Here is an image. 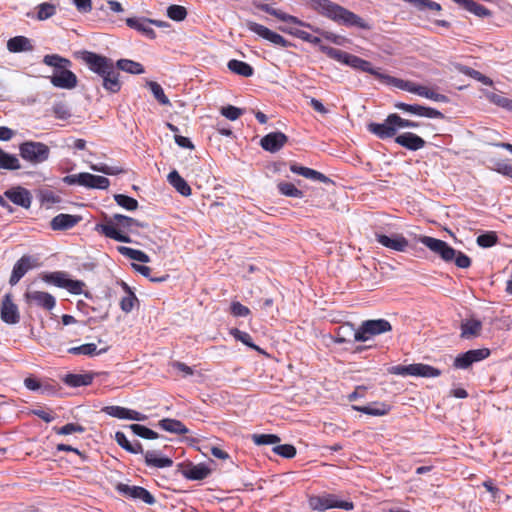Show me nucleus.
Returning <instances> with one entry per match:
<instances>
[{
	"mask_svg": "<svg viewBox=\"0 0 512 512\" xmlns=\"http://www.w3.org/2000/svg\"><path fill=\"white\" fill-rule=\"evenodd\" d=\"M305 3L319 15L330 19L338 25L370 30L371 25L359 15L331 0H305Z\"/></svg>",
	"mask_w": 512,
	"mask_h": 512,
	"instance_id": "obj_2",
	"label": "nucleus"
},
{
	"mask_svg": "<svg viewBox=\"0 0 512 512\" xmlns=\"http://www.w3.org/2000/svg\"><path fill=\"white\" fill-rule=\"evenodd\" d=\"M106 223L96 224L95 230L107 238L123 242L131 243V239L125 233L130 232L134 224H138V220L122 214H114L112 217H105Z\"/></svg>",
	"mask_w": 512,
	"mask_h": 512,
	"instance_id": "obj_4",
	"label": "nucleus"
},
{
	"mask_svg": "<svg viewBox=\"0 0 512 512\" xmlns=\"http://www.w3.org/2000/svg\"><path fill=\"white\" fill-rule=\"evenodd\" d=\"M375 239L382 246L397 252H405L409 246L408 240L398 233H394L391 236L375 233Z\"/></svg>",
	"mask_w": 512,
	"mask_h": 512,
	"instance_id": "obj_18",
	"label": "nucleus"
},
{
	"mask_svg": "<svg viewBox=\"0 0 512 512\" xmlns=\"http://www.w3.org/2000/svg\"><path fill=\"white\" fill-rule=\"evenodd\" d=\"M390 372L401 376H418L425 378H434L441 375V371L433 366L423 363L410 365H397L390 369Z\"/></svg>",
	"mask_w": 512,
	"mask_h": 512,
	"instance_id": "obj_12",
	"label": "nucleus"
},
{
	"mask_svg": "<svg viewBox=\"0 0 512 512\" xmlns=\"http://www.w3.org/2000/svg\"><path fill=\"white\" fill-rule=\"evenodd\" d=\"M498 242V236L494 231H488L479 235L476 239L478 246L482 248H489Z\"/></svg>",
	"mask_w": 512,
	"mask_h": 512,
	"instance_id": "obj_50",
	"label": "nucleus"
},
{
	"mask_svg": "<svg viewBox=\"0 0 512 512\" xmlns=\"http://www.w3.org/2000/svg\"><path fill=\"white\" fill-rule=\"evenodd\" d=\"M309 507L316 511H325L327 509L338 508L343 510H352L353 502L344 501L337 498L334 494H326L322 496H311L308 500Z\"/></svg>",
	"mask_w": 512,
	"mask_h": 512,
	"instance_id": "obj_11",
	"label": "nucleus"
},
{
	"mask_svg": "<svg viewBox=\"0 0 512 512\" xmlns=\"http://www.w3.org/2000/svg\"><path fill=\"white\" fill-rule=\"evenodd\" d=\"M288 142V137L280 132H271L265 135L261 141V147L270 153L278 152L286 143Z\"/></svg>",
	"mask_w": 512,
	"mask_h": 512,
	"instance_id": "obj_20",
	"label": "nucleus"
},
{
	"mask_svg": "<svg viewBox=\"0 0 512 512\" xmlns=\"http://www.w3.org/2000/svg\"><path fill=\"white\" fill-rule=\"evenodd\" d=\"M4 195L14 204L23 208H29L32 202L30 192L22 187H16L5 191Z\"/></svg>",
	"mask_w": 512,
	"mask_h": 512,
	"instance_id": "obj_26",
	"label": "nucleus"
},
{
	"mask_svg": "<svg viewBox=\"0 0 512 512\" xmlns=\"http://www.w3.org/2000/svg\"><path fill=\"white\" fill-rule=\"evenodd\" d=\"M228 69L240 76L251 77L254 74L253 67L243 61L232 59L227 64Z\"/></svg>",
	"mask_w": 512,
	"mask_h": 512,
	"instance_id": "obj_38",
	"label": "nucleus"
},
{
	"mask_svg": "<svg viewBox=\"0 0 512 512\" xmlns=\"http://www.w3.org/2000/svg\"><path fill=\"white\" fill-rule=\"evenodd\" d=\"M277 188L282 195L287 197L302 198L304 196L301 190L289 182H280L278 183Z\"/></svg>",
	"mask_w": 512,
	"mask_h": 512,
	"instance_id": "obj_45",
	"label": "nucleus"
},
{
	"mask_svg": "<svg viewBox=\"0 0 512 512\" xmlns=\"http://www.w3.org/2000/svg\"><path fill=\"white\" fill-rule=\"evenodd\" d=\"M395 142L411 151L420 150L426 145V141L423 138L411 132H405L398 135L395 138Z\"/></svg>",
	"mask_w": 512,
	"mask_h": 512,
	"instance_id": "obj_24",
	"label": "nucleus"
},
{
	"mask_svg": "<svg viewBox=\"0 0 512 512\" xmlns=\"http://www.w3.org/2000/svg\"><path fill=\"white\" fill-rule=\"evenodd\" d=\"M116 67L118 71H124L130 74H142L144 73V67L139 62H135L130 59H119L116 61Z\"/></svg>",
	"mask_w": 512,
	"mask_h": 512,
	"instance_id": "obj_41",
	"label": "nucleus"
},
{
	"mask_svg": "<svg viewBox=\"0 0 512 512\" xmlns=\"http://www.w3.org/2000/svg\"><path fill=\"white\" fill-rule=\"evenodd\" d=\"M56 8L50 3H42L38 6L37 18L39 20H46L55 14Z\"/></svg>",
	"mask_w": 512,
	"mask_h": 512,
	"instance_id": "obj_57",
	"label": "nucleus"
},
{
	"mask_svg": "<svg viewBox=\"0 0 512 512\" xmlns=\"http://www.w3.org/2000/svg\"><path fill=\"white\" fill-rule=\"evenodd\" d=\"M126 24L128 27L136 29L137 31L141 32L149 39H154L156 37L155 31L151 28L150 19H139L134 17L127 18Z\"/></svg>",
	"mask_w": 512,
	"mask_h": 512,
	"instance_id": "obj_28",
	"label": "nucleus"
},
{
	"mask_svg": "<svg viewBox=\"0 0 512 512\" xmlns=\"http://www.w3.org/2000/svg\"><path fill=\"white\" fill-rule=\"evenodd\" d=\"M145 463L147 466L156 468H166L173 465L172 459L168 457H159L155 451L145 452Z\"/></svg>",
	"mask_w": 512,
	"mask_h": 512,
	"instance_id": "obj_37",
	"label": "nucleus"
},
{
	"mask_svg": "<svg viewBox=\"0 0 512 512\" xmlns=\"http://www.w3.org/2000/svg\"><path fill=\"white\" fill-rule=\"evenodd\" d=\"M120 285L126 293V295L123 296L120 300V308L123 312L129 313L133 310L135 303L138 302V299L134 292L124 281H121Z\"/></svg>",
	"mask_w": 512,
	"mask_h": 512,
	"instance_id": "obj_35",
	"label": "nucleus"
},
{
	"mask_svg": "<svg viewBox=\"0 0 512 512\" xmlns=\"http://www.w3.org/2000/svg\"><path fill=\"white\" fill-rule=\"evenodd\" d=\"M465 73L484 85L491 86L493 84V81L489 77L483 75L481 72L475 69L467 68Z\"/></svg>",
	"mask_w": 512,
	"mask_h": 512,
	"instance_id": "obj_64",
	"label": "nucleus"
},
{
	"mask_svg": "<svg viewBox=\"0 0 512 512\" xmlns=\"http://www.w3.org/2000/svg\"><path fill=\"white\" fill-rule=\"evenodd\" d=\"M357 329L350 323H345L336 329L335 342L339 344L355 341Z\"/></svg>",
	"mask_w": 512,
	"mask_h": 512,
	"instance_id": "obj_34",
	"label": "nucleus"
},
{
	"mask_svg": "<svg viewBox=\"0 0 512 512\" xmlns=\"http://www.w3.org/2000/svg\"><path fill=\"white\" fill-rule=\"evenodd\" d=\"M492 169L504 176L512 178V165L507 161L500 160L494 162Z\"/></svg>",
	"mask_w": 512,
	"mask_h": 512,
	"instance_id": "obj_63",
	"label": "nucleus"
},
{
	"mask_svg": "<svg viewBox=\"0 0 512 512\" xmlns=\"http://www.w3.org/2000/svg\"><path fill=\"white\" fill-rule=\"evenodd\" d=\"M115 202L128 211H134L138 208V201L124 194L114 195Z\"/></svg>",
	"mask_w": 512,
	"mask_h": 512,
	"instance_id": "obj_47",
	"label": "nucleus"
},
{
	"mask_svg": "<svg viewBox=\"0 0 512 512\" xmlns=\"http://www.w3.org/2000/svg\"><path fill=\"white\" fill-rule=\"evenodd\" d=\"M167 16L174 21H183L187 17V10L180 5H170L167 8Z\"/></svg>",
	"mask_w": 512,
	"mask_h": 512,
	"instance_id": "obj_52",
	"label": "nucleus"
},
{
	"mask_svg": "<svg viewBox=\"0 0 512 512\" xmlns=\"http://www.w3.org/2000/svg\"><path fill=\"white\" fill-rule=\"evenodd\" d=\"M460 329V337L462 339H473L480 336L482 331V322L472 316L461 322Z\"/></svg>",
	"mask_w": 512,
	"mask_h": 512,
	"instance_id": "obj_25",
	"label": "nucleus"
},
{
	"mask_svg": "<svg viewBox=\"0 0 512 512\" xmlns=\"http://www.w3.org/2000/svg\"><path fill=\"white\" fill-rule=\"evenodd\" d=\"M393 117H397V114H389L383 123H370L368 130L380 139L392 138L398 130V125L392 120Z\"/></svg>",
	"mask_w": 512,
	"mask_h": 512,
	"instance_id": "obj_15",
	"label": "nucleus"
},
{
	"mask_svg": "<svg viewBox=\"0 0 512 512\" xmlns=\"http://www.w3.org/2000/svg\"><path fill=\"white\" fill-rule=\"evenodd\" d=\"M0 316L7 324H16L20 320L18 307L13 303L10 294H6L2 300Z\"/></svg>",
	"mask_w": 512,
	"mask_h": 512,
	"instance_id": "obj_21",
	"label": "nucleus"
},
{
	"mask_svg": "<svg viewBox=\"0 0 512 512\" xmlns=\"http://www.w3.org/2000/svg\"><path fill=\"white\" fill-rule=\"evenodd\" d=\"M26 300L46 310H51L56 304L54 296L42 291H28L25 294Z\"/></svg>",
	"mask_w": 512,
	"mask_h": 512,
	"instance_id": "obj_23",
	"label": "nucleus"
},
{
	"mask_svg": "<svg viewBox=\"0 0 512 512\" xmlns=\"http://www.w3.org/2000/svg\"><path fill=\"white\" fill-rule=\"evenodd\" d=\"M258 8L269 14V15H272L274 17H276L277 19L283 21V22H287V23H293V24H296V25H299V26H303V27H307V28H310L312 29L314 32L316 33H320L325 39L335 43V44H340V36L332 33V32H328V31H323L321 30L320 28H315L313 27L311 24L309 23H306V22H303L302 20H300L299 18L293 16V15H290V14H287L279 9H275L273 8L272 6L268 5V4H260L258 5Z\"/></svg>",
	"mask_w": 512,
	"mask_h": 512,
	"instance_id": "obj_6",
	"label": "nucleus"
},
{
	"mask_svg": "<svg viewBox=\"0 0 512 512\" xmlns=\"http://www.w3.org/2000/svg\"><path fill=\"white\" fill-rule=\"evenodd\" d=\"M107 415L118 419H125L127 408L121 406H106L102 409Z\"/></svg>",
	"mask_w": 512,
	"mask_h": 512,
	"instance_id": "obj_62",
	"label": "nucleus"
},
{
	"mask_svg": "<svg viewBox=\"0 0 512 512\" xmlns=\"http://www.w3.org/2000/svg\"><path fill=\"white\" fill-rule=\"evenodd\" d=\"M93 381L91 374H67L64 377V382L71 387L87 386Z\"/></svg>",
	"mask_w": 512,
	"mask_h": 512,
	"instance_id": "obj_40",
	"label": "nucleus"
},
{
	"mask_svg": "<svg viewBox=\"0 0 512 512\" xmlns=\"http://www.w3.org/2000/svg\"><path fill=\"white\" fill-rule=\"evenodd\" d=\"M252 440L256 445H270L280 442V438L274 434H253Z\"/></svg>",
	"mask_w": 512,
	"mask_h": 512,
	"instance_id": "obj_53",
	"label": "nucleus"
},
{
	"mask_svg": "<svg viewBox=\"0 0 512 512\" xmlns=\"http://www.w3.org/2000/svg\"><path fill=\"white\" fill-rule=\"evenodd\" d=\"M54 431L59 435H69L72 433H83L85 428L77 423H68L60 428L55 427Z\"/></svg>",
	"mask_w": 512,
	"mask_h": 512,
	"instance_id": "obj_55",
	"label": "nucleus"
},
{
	"mask_svg": "<svg viewBox=\"0 0 512 512\" xmlns=\"http://www.w3.org/2000/svg\"><path fill=\"white\" fill-rule=\"evenodd\" d=\"M394 107L398 110L404 111L406 113H410L413 115L421 116L422 105L418 104H407L404 102H396Z\"/></svg>",
	"mask_w": 512,
	"mask_h": 512,
	"instance_id": "obj_58",
	"label": "nucleus"
},
{
	"mask_svg": "<svg viewBox=\"0 0 512 512\" xmlns=\"http://www.w3.org/2000/svg\"><path fill=\"white\" fill-rule=\"evenodd\" d=\"M486 98L493 104L502 107L508 111H512V100L508 99L499 94L488 92L486 93Z\"/></svg>",
	"mask_w": 512,
	"mask_h": 512,
	"instance_id": "obj_49",
	"label": "nucleus"
},
{
	"mask_svg": "<svg viewBox=\"0 0 512 512\" xmlns=\"http://www.w3.org/2000/svg\"><path fill=\"white\" fill-rule=\"evenodd\" d=\"M116 489L120 494L133 499L142 500L148 505H153L156 502L155 497L148 490L140 486H129L124 483H119Z\"/></svg>",
	"mask_w": 512,
	"mask_h": 512,
	"instance_id": "obj_17",
	"label": "nucleus"
},
{
	"mask_svg": "<svg viewBox=\"0 0 512 512\" xmlns=\"http://www.w3.org/2000/svg\"><path fill=\"white\" fill-rule=\"evenodd\" d=\"M129 428L135 435L144 439L153 440L159 437L158 433L140 424H131Z\"/></svg>",
	"mask_w": 512,
	"mask_h": 512,
	"instance_id": "obj_46",
	"label": "nucleus"
},
{
	"mask_svg": "<svg viewBox=\"0 0 512 512\" xmlns=\"http://www.w3.org/2000/svg\"><path fill=\"white\" fill-rule=\"evenodd\" d=\"M77 57L87 65L90 71L101 78L102 86L106 91L115 94L121 90L120 73L113 59L87 50L77 52Z\"/></svg>",
	"mask_w": 512,
	"mask_h": 512,
	"instance_id": "obj_1",
	"label": "nucleus"
},
{
	"mask_svg": "<svg viewBox=\"0 0 512 512\" xmlns=\"http://www.w3.org/2000/svg\"><path fill=\"white\" fill-rule=\"evenodd\" d=\"M39 265L38 259L30 256H22L14 265L9 283L13 286L16 285L20 279L32 268Z\"/></svg>",
	"mask_w": 512,
	"mask_h": 512,
	"instance_id": "obj_16",
	"label": "nucleus"
},
{
	"mask_svg": "<svg viewBox=\"0 0 512 512\" xmlns=\"http://www.w3.org/2000/svg\"><path fill=\"white\" fill-rule=\"evenodd\" d=\"M84 287L85 283L83 281L67 278L64 289L68 290L71 294L80 295Z\"/></svg>",
	"mask_w": 512,
	"mask_h": 512,
	"instance_id": "obj_60",
	"label": "nucleus"
},
{
	"mask_svg": "<svg viewBox=\"0 0 512 512\" xmlns=\"http://www.w3.org/2000/svg\"><path fill=\"white\" fill-rule=\"evenodd\" d=\"M273 452L284 457V458H293L296 455V448L290 444H282L275 446L273 448Z\"/></svg>",
	"mask_w": 512,
	"mask_h": 512,
	"instance_id": "obj_59",
	"label": "nucleus"
},
{
	"mask_svg": "<svg viewBox=\"0 0 512 512\" xmlns=\"http://www.w3.org/2000/svg\"><path fill=\"white\" fill-rule=\"evenodd\" d=\"M21 168L19 159L0 148V169L18 170Z\"/></svg>",
	"mask_w": 512,
	"mask_h": 512,
	"instance_id": "obj_42",
	"label": "nucleus"
},
{
	"mask_svg": "<svg viewBox=\"0 0 512 512\" xmlns=\"http://www.w3.org/2000/svg\"><path fill=\"white\" fill-rule=\"evenodd\" d=\"M246 26L248 30L251 32L256 33L258 36L262 37L263 39L271 42L272 44L276 46H280L283 48H288L293 46L291 42L286 40L283 36L280 34L270 30L269 28L265 27L264 25L258 24L253 21H247Z\"/></svg>",
	"mask_w": 512,
	"mask_h": 512,
	"instance_id": "obj_13",
	"label": "nucleus"
},
{
	"mask_svg": "<svg viewBox=\"0 0 512 512\" xmlns=\"http://www.w3.org/2000/svg\"><path fill=\"white\" fill-rule=\"evenodd\" d=\"M320 51L325 53L328 57L331 59H334L340 63H343L347 66H350L352 68H356L357 65L360 63V57L347 53L345 51H342L340 49H336L330 46H320Z\"/></svg>",
	"mask_w": 512,
	"mask_h": 512,
	"instance_id": "obj_19",
	"label": "nucleus"
},
{
	"mask_svg": "<svg viewBox=\"0 0 512 512\" xmlns=\"http://www.w3.org/2000/svg\"><path fill=\"white\" fill-rule=\"evenodd\" d=\"M159 426L168 432L183 435L188 433V429L185 425L176 419L165 418L159 421Z\"/></svg>",
	"mask_w": 512,
	"mask_h": 512,
	"instance_id": "obj_39",
	"label": "nucleus"
},
{
	"mask_svg": "<svg viewBox=\"0 0 512 512\" xmlns=\"http://www.w3.org/2000/svg\"><path fill=\"white\" fill-rule=\"evenodd\" d=\"M231 334L234 336V338L236 340L241 341L243 344L247 345L248 347L253 348V349L257 350V351L260 350L259 347L256 346L252 342V337L250 336L249 333L244 332V331H240L239 329H233L231 331Z\"/></svg>",
	"mask_w": 512,
	"mask_h": 512,
	"instance_id": "obj_56",
	"label": "nucleus"
},
{
	"mask_svg": "<svg viewBox=\"0 0 512 512\" xmlns=\"http://www.w3.org/2000/svg\"><path fill=\"white\" fill-rule=\"evenodd\" d=\"M82 217L79 215H71V214H58L50 221V227L54 231H64L69 230L76 226Z\"/></svg>",
	"mask_w": 512,
	"mask_h": 512,
	"instance_id": "obj_22",
	"label": "nucleus"
},
{
	"mask_svg": "<svg viewBox=\"0 0 512 512\" xmlns=\"http://www.w3.org/2000/svg\"><path fill=\"white\" fill-rule=\"evenodd\" d=\"M356 70H360L363 72H367L373 76H375L378 80H380L382 83H385L387 85H390V79H393V76L383 74L379 71V69H375L372 67V64L364 59H360V63L355 68Z\"/></svg>",
	"mask_w": 512,
	"mask_h": 512,
	"instance_id": "obj_36",
	"label": "nucleus"
},
{
	"mask_svg": "<svg viewBox=\"0 0 512 512\" xmlns=\"http://www.w3.org/2000/svg\"><path fill=\"white\" fill-rule=\"evenodd\" d=\"M148 87L150 88L152 94L154 95L155 99L162 105H170V100L165 95L163 88L160 84L154 81L147 82Z\"/></svg>",
	"mask_w": 512,
	"mask_h": 512,
	"instance_id": "obj_48",
	"label": "nucleus"
},
{
	"mask_svg": "<svg viewBox=\"0 0 512 512\" xmlns=\"http://www.w3.org/2000/svg\"><path fill=\"white\" fill-rule=\"evenodd\" d=\"M490 355L487 348L473 349L465 353L459 354L453 362V366L457 369H467L473 363L486 359Z\"/></svg>",
	"mask_w": 512,
	"mask_h": 512,
	"instance_id": "obj_14",
	"label": "nucleus"
},
{
	"mask_svg": "<svg viewBox=\"0 0 512 512\" xmlns=\"http://www.w3.org/2000/svg\"><path fill=\"white\" fill-rule=\"evenodd\" d=\"M168 182L176 189L178 193L183 196L191 195V188L186 180L180 176V174L173 170L168 174Z\"/></svg>",
	"mask_w": 512,
	"mask_h": 512,
	"instance_id": "obj_33",
	"label": "nucleus"
},
{
	"mask_svg": "<svg viewBox=\"0 0 512 512\" xmlns=\"http://www.w3.org/2000/svg\"><path fill=\"white\" fill-rule=\"evenodd\" d=\"M221 114L224 117H226L227 119H229L231 121H235L243 114V110L238 107L228 105V106L222 107Z\"/></svg>",
	"mask_w": 512,
	"mask_h": 512,
	"instance_id": "obj_61",
	"label": "nucleus"
},
{
	"mask_svg": "<svg viewBox=\"0 0 512 512\" xmlns=\"http://www.w3.org/2000/svg\"><path fill=\"white\" fill-rule=\"evenodd\" d=\"M210 473L211 470L205 464H190L183 470V475L190 480H203Z\"/></svg>",
	"mask_w": 512,
	"mask_h": 512,
	"instance_id": "obj_31",
	"label": "nucleus"
},
{
	"mask_svg": "<svg viewBox=\"0 0 512 512\" xmlns=\"http://www.w3.org/2000/svg\"><path fill=\"white\" fill-rule=\"evenodd\" d=\"M392 326L385 319L366 320L361 323L355 334V341L366 342L372 337L389 332Z\"/></svg>",
	"mask_w": 512,
	"mask_h": 512,
	"instance_id": "obj_9",
	"label": "nucleus"
},
{
	"mask_svg": "<svg viewBox=\"0 0 512 512\" xmlns=\"http://www.w3.org/2000/svg\"><path fill=\"white\" fill-rule=\"evenodd\" d=\"M390 83V85L396 88L419 95L421 97H425L436 102L447 103L449 101L446 95L437 93L426 86L416 84L415 82L412 81H406L400 78L393 77V79H390Z\"/></svg>",
	"mask_w": 512,
	"mask_h": 512,
	"instance_id": "obj_7",
	"label": "nucleus"
},
{
	"mask_svg": "<svg viewBox=\"0 0 512 512\" xmlns=\"http://www.w3.org/2000/svg\"><path fill=\"white\" fill-rule=\"evenodd\" d=\"M19 153L22 159L37 165L48 160L50 148L42 142L25 141L20 144Z\"/></svg>",
	"mask_w": 512,
	"mask_h": 512,
	"instance_id": "obj_8",
	"label": "nucleus"
},
{
	"mask_svg": "<svg viewBox=\"0 0 512 512\" xmlns=\"http://www.w3.org/2000/svg\"><path fill=\"white\" fill-rule=\"evenodd\" d=\"M52 112L57 119L67 120L71 117V110L64 102H56L52 107Z\"/></svg>",
	"mask_w": 512,
	"mask_h": 512,
	"instance_id": "obj_51",
	"label": "nucleus"
},
{
	"mask_svg": "<svg viewBox=\"0 0 512 512\" xmlns=\"http://www.w3.org/2000/svg\"><path fill=\"white\" fill-rule=\"evenodd\" d=\"M7 49L12 53L27 52L33 50V45L27 37L16 36L8 40Z\"/></svg>",
	"mask_w": 512,
	"mask_h": 512,
	"instance_id": "obj_30",
	"label": "nucleus"
},
{
	"mask_svg": "<svg viewBox=\"0 0 512 512\" xmlns=\"http://www.w3.org/2000/svg\"><path fill=\"white\" fill-rule=\"evenodd\" d=\"M67 278H68V273H66L64 271L45 273L42 276V279L46 283L55 285L56 287H59V288L65 287Z\"/></svg>",
	"mask_w": 512,
	"mask_h": 512,
	"instance_id": "obj_44",
	"label": "nucleus"
},
{
	"mask_svg": "<svg viewBox=\"0 0 512 512\" xmlns=\"http://www.w3.org/2000/svg\"><path fill=\"white\" fill-rule=\"evenodd\" d=\"M108 351V347H103L97 349V345L94 343H86L77 347H71L68 349V353L73 355H86V356H96L104 354Z\"/></svg>",
	"mask_w": 512,
	"mask_h": 512,
	"instance_id": "obj_32",
	"label": "nucleus"
},
{
	"mask_svg": "<svg viewBox=\"0 0 512 512\" xmlns=\"http://www.w3.org/2000/svg\"><path fill=\"white\" fill-rule=\"evenodd\" d=\"M419 241L430 249L446 263L454 262L458 268L467 269L471 266V259L461 251L455 250L445 241L430 236H420Z\"/></svg>",
	"mask_w": 512,
	"mask_h": 512,
	"instance_id": "obj_5",
	"label": "nucleus"
},
{
	"mask_svg": "<svg viewBox=\"0 0 512 512\" xmlns=\"http://www.w3.org/2000/svg\"><path fill=\"white\" fill-rule=\"evenodd\" d=\"M64 183L68 185H79L93 189H107L110 181L104 176L93 175L90 173H79L67 175L63 178Z\"/></svg>",
	"mask_w": 512,
	"mask_h": 512,
	"instance_id": "obj_10",
	"label": "nucleus"
},
{
	"mask_svg": "<svg viewBox=\"0 0 512 512\" xmlns=\"http://www.w3.org/2000/svg\"><path fill=\"white\" fill-rule=\"evenodd\" d=\"M352 409L370 416H384L389 413L391 407L384 402H373L369 405H353Z\"/></svg>",
	"mask_w": 512,
	"mask_h": 512,
	"instance_id": "obj_27",
	"label": "nucleus"
},
{
	"mask_svg": "<svg viewBox=\"0 0 512 512\" xmlns=\"http://www.w3.org/2000/svg\"><path fill=\"white\" fill-rule=\"evenodd\" d=\"M453 1L477 17L487 18L492 15V12L489 9H487L485 6H483L481 4L476 3L473 0H453Z\"/></svg>",
	"mask_w": 512,
	"mask_h": 512,
	"instance_id": "obj_29",
	"label": "nucleus"
},
{
	"mask_svg": "<svg viewBox=\"0 0 512 512\" xmlns=\"http://www.w3.org/2000/svg\"><path fill=\"white\" fill-rule=\"evenodd\" d=\"M118 252L132 260L139 261L142 263H148L150 261L149 256L141 250L133 249L126 246H119Z\"/></svg>",
	"mask_w": 512,
	"mask_h": 512,
	"instance_id": "obj_43",
	"label": "nucleus"
},
{
	"mask_svg": "<svg viewBox=\"0 0 512 512\" xmlns=\"http://www.w3.org/2000/svg\"><path fill=\"white\" fill-rule=\"evenodd\" d=\"M43 63L55 68L50 82L53 86L61 89H73L77 86V76L67 68L71 66V61L58 54H48L43 58Z\"/></svg>",
	"mask_w": 512,
	"mask_h": 512,
	"instance_id": "obj_3",
	"label": "nucleus"
},
{
	"mask_svg": "<svg viewBox=\"0 0 512 512\" xmlns=\"http://www.w3.org/2000/svg\"><path fill=\"white\" fill-rule=\"evenodd\" d=\"M91 169L96 172H101L106 175H118L124 173V170L118 166H109L104 163L94 164Z\"/></svg>",
	"mask_w": 512,
	"mask_h": 512,
	"instance_id": "obj_54",
	"label": "nucleus"
}]
</instances>
